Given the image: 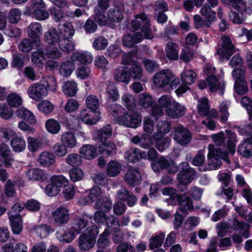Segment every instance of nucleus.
Returning a JSON list of instances; mask_svg holds the SVG:
<instances>
[{"label": "nucleus", "mask_w": 252, "mask_h": 252, "mask_svg": "<svg viewBox=\"0 0 252 252\" xmlns=\"http://www.w3.org/2000/svg\"><path fill=\"white\" fill-rule=\"evenodd\" d=\"M11 146L16 152H22L26 147V142L21 137H15L11 140Z\"/></svg>", "instance_id": "obj_51"}, {"label": "nucleus", "mask_w": 252, "mask_h": 252, "mask_svg": "<svg viewBox=\"0 0 252 252\" xmlns=\"http://www.w3.org/2000/svg\"><path fill=\"white\" fill-rule=\"evenodd\" d=\"M42 146V142L39 139L30 137L28 139V147L32 152H35Z\"/></svg>", "instance_id": "obj_54"}, {"label": "nucleus", "mask_w": 252, "mask_h": 252, "mask_svg": "<svg viewBox=\"0 0 252 252\" xmlns=\"http://www.w3.org/2000/svg\"><path fill=\"white\" fill-rule=\"evenodd\" d=\"M174 139L181 145L188 144L191 139V135L188 129L179 126L174 129Z\"/></svg>", "instance_id": "obj_9"}, {"label": "nucleus", "mask_w": 252, "mask_h": 252, "mask_svg": "<svg viewBox=\"0 0 252 252\" xmlns=\"http://www.w3.org/2000/svg\"><path fill=\"white\" fill-rule=\"evenodd\" d=\"M86 105L92 111H95L99 106V101L94 95H89L86 99Z\"/></svg>", "instance_id": "obj_55"}, {"label": "nucleus", "mask_w": 252, "mask_h": 252, "mask_svg": "<svg viewBox=\"0 0 252 252\" xmlns=\"http://www.w3.org/2000/svg\"><path fill=\"white\" fill-rule=\"evenodd\" d=\"M169 160L164 157H161L155 160L152 164V168L155 172H159L166 169L168 165Z\"/></svg>", "instance_id": "obj_43"}, {"label": "nucleus", "mask_w": 252, "mask_h": 252, "mask_svg": "<svg viewBox=\"0 0 252 252\" xmlns=\"http://www.w3.org/2000/svg\"><path fill=\"white\" fill-rule=\"evenodd\" d=\"M200 13L205 20V26L209 28L211 24L216 20V12L212 10L208 4H205L200 9Z\"/></svg>", "instance_id": "obj_16"}, {"label": "nucleus", "mask_w": 252, "mask_h": 252, "mask_svg": "<svg viewBox=\"0 0 252 252\" xmlns=\"http://www.w3.org/2000/svg\"><path fill=\"white\" fill-rule=\"evenodd\" d=\"M95 208L98 210L108 212L112 207V202L107 196H103L96 201Z\"/></svg>", "instance_id": "obj_29"}, {"label": "nucleus", "mask_w": 252, "mask_h": 252, "mask_svg": "<svg viewBox=\"0 0 252 252\" xmlns=\"http://www.w3.org/2000/svg\"><path fill=\"white\" fill-rule=\"evenodd\" d=\"M108 19L112 21L118 22L123 18L122 11L118 8H111L107 12Z\"/></svg>", "instance_id": "obj_46"}, {"label": "nucleus", "mask_w": 252, "mask_h": 252, "mask_svg": "<svg viewBox=\"0 0 252 252\" xmlns=\"http://www.w3.org/2000/svg\"><path fill=\"white\" fill-rule=\"evenodd\" d=\"M27 32L28 36L34 41L35 43V41L39 40V38L42 33V27L38 22H33L28 27Z\"/></svg>", "instance_id": "obj_18"}, {"label": "nucleus", "mask_w": 252, "mask_h": 252, "mask_svg": "<svg viewBox=\"0 0 252 252\" xmlns=\"http://www.w3.org/2000/svg\"><path fill=\"white\" fill-rule=\"evenodd\" d=\"M177 201L180 206L179 210L183 214H186L188 210H192L193 202L191 199L188 196L187 192L183 194H176Z\"/></svg>", "instance_id": "obj_13"}, {"label": "nucleus", "mask_w": 252, "mask_h": 252, "mask_svg": "<svg viewBox=\"0 0 252 252\" xmlns=\"http://www.w3.org/2000/svg\"><path fill=\"white\" fill-rule=\"evenodd\" d=\"M34 44L36 47V50L32 54V61L33 64L40 67L43 66V61L47 55V49L41 45L40 40H36Z\"/></svg>", "instance_id": "obj_6"}, {"label": "nucleus", "mask_w": 252, "mask_h": 252, "mask_svg": "<svg viewBox=\"0 0 252 252\" xmlns=\"http://www.w3.org/2000/svg\"><path fill=\"white\" fill-rule=\"evenodd\" d=\"M206 74L208 75L207 81L211 92H215L219 91L220 94H223L224 88L223 83H221L219 82L216 76L210 75V73L207 72Z\"/></svg>", "instance_id": "obj_19"}, {"label": "nucleus", "mask_w": 252, "mask_h": 252, "mask_svg": "<svg viewBox=\"0 0 252 252\" xmlns=\"http://www.w3.org/2000/svg\"><path fill=\"white\" fill-rule=\"evenodd\" d=\"M132 28L134 30L141 28L146 39H152L153 37L152 32L150 28V21L144 13L137 15L131 22Z\"/></svg>", "instance_id": "obj_3"}, {"label": "nucleus", "mask_w": 252, "mask_h": 252, "mask_svg": "<svg viewBox=\"0 0 252 252\" xmlns=\"http://www.w3.org/2000/svg\"><path fill=\"white\" fill-rule=\"evenodd\" d=\"M164 238L165 234L162 232L151 237L149 244V249L153 250L155 249L159 248L162 245Z\"/></svg>", "instance_id": "obj_40"}, {"label": "nucleus", "mask_w": 252, "mask_h": 252, "mask_svg": "<svg viewBox=\"0 0 252 252\" xmlns=\"http://www.w3.org/2000/svg\"><path fill=\"white\" fill-rule=\"evenodd\" d=\"M63 93L67 96H73L77 91L76 83L73 81L65 82L62 86Z\"/></svg>", "instance_id": "obj_36"}, {"label": "nucleus", "mask_w": 252, "mask_h": 252, "mask_svg": "<svg viewBox=\"0 0 252 252\" xmlns=\"http://www.w3.org/2000/svg\"><path fill=\"white\" fill-rule=\"evenodd\" d=\"M221 47L218 49L217 53L228 60L235 52L234 46L228 36L224 35L221 37Z\"/></svg>", "instance_id": "obj_8"}, {"label": "nucleus", "mask_w": 252, "mask_h": 252, "mask_svg": "<svg viewBox=\"0 0 252 252\" xmlns=\"http://www.w3.org/2000/svg\"><path fill=\"white\" fill-rule=\"evenodd\" d=\"M37 108L42 113L47 114L53 111L54 106L50 101L44 100L38 104Z\"/></svg>", "instance_id": "obj_63"}, {"label": "nucleus", "mask_w": 252, "mask_h": 252, "mask_svg": "<svg viewBox=\"0 0 252 252\" xmlns=\"http://www.w3.org/2000/svg\"><path fill=\"white\" fill-rule=\"evenodd\" d=\"M173 77V73L171 70L163 69L154 75L153 82L157 87L164 88L169 85Z\"/></svg>", "instance_id": "obj_7"}, {"label": "nucleus", "mask_w": 252, "mask_h": 252, "mask_svg": "<svg viewBox=\"0 0 252 252\" xmlns=\"http://www.w3.org/2000/svg\"><path fill=\"white\" fill-rule=\"evenodd\" d=\"M54 223L58 226L64 225L67 223L69 220V210L64 207L60 206L51 213Z\"/></svg>", "instance_id": "obj_4"}, {"label": "nucleus", "mask_w": 252, "mask_h": 252, "mask_svg": "<svg viewBox=\"0 0 252 252\" xmlns=\"http://www.w3.org/2000/svg\"><path fill=\"white\" fill-rule=\"evenodd\" d=\"M34 41L30 38H24L19 43L18 45V49L23 53L30 52L33 47Z\"/></svg>", "instance_id": "obj_45"}, {"label": "nucleus", "mask_w": 252, "mask_h": 252, "mask_svg": "<svg viewBox=\"0 0 252 252\" xmlns=\"http://www.w3.org/2000/svg\"><path fill=\"white\" fill-rule=\"evenodd\" d=\"M12 231L14 234H19L23 228L22 218L20 215H12L9 217Z\"/></svg>", "instance_id": "obj_34"}, {"label": "nucleus", "mask_w": 252, "mask_h": 252, "mask_svg": "<svg viewBox=\"0 0 252 252\" xmlns=\"http://www.w3.org/2000/svg\"><path fill=\"white\" fill-rule=\"evenodd\" d=\"M29 96L35 100H38L48 94L47 89L44 84L34 83L28 89Z\"/></svg>", "instance_id": "obj_11"}, {"label": "nucleus", "mask_w": 252, "mask_h": 252, "mask_svg": "<svg viewBox=\"0 0 252 252\" xmlns=\"http://www.w3.org/2000/svg\"><path fill=\"white\" fill-rule=\"evenodd\" d=\"M179 46L177 44L173 42H168L165 49L167 58L169 60H178L179 59Z\"/></svg>", "instance_id": "obj_24"}, {"label": "nucleus", "mask_w": 252, "mask_h": 252, "mask_svg": "<svg viewBox=\"0 0 252 252\" xmlns=\"http://www.w3.org/2000/svg\"><path fill=\"white\" fill-rule=\"evenodd\" d=\"M95 239L88 237L87 234H81L78 239V245L81 252L88 251L95 245Z\"/></svg>", "instance_id": "obj_14"}, {"label": "nucleus", "mask_w": 252, "mask_h": 252, "mask_svg": "<svg viewBox=\"0 0 252 252\" xmlns=\"http://www.w3.org/2000/svg\"><path fill=\"white\" fill-rule=\"evenodd\" d=\"M27 176L30 180L38 181L44 179L45 177V172L39 168H33L27 172Z\"/></svg>", "instance_id": "obj_38"}, {"label": "nucleus", "mask_w": 252, "mask_h": 252, "mask_svg": "<svg viewBox=\"0 0 252 252\" xmlns=\"http://www.w3.org/2000/svg\"><path fill=\"white\" fill-rule=\"evenodd\" d=\"M122 169L121 164L117 161L111 160L108 162L106 167V172L110 177L118 176Z\"/></svg>", "instance_id": "obj_33"}, {"label": "nucleus", "mask_w": 252, "mask_h": 252, "mask_svg": "<svg viewBox=\"0 0 252 252\" xmlns=\"http://www.w3.org/2000/svg\"><path fill=\"white\" fill-rule=\"evenodd\" d=\"M105 11L94 10V19L99 26H104L107 24V17Z\"/></svg>", "instance_id": "obj_62"}, {"label": "nucleus", "mask_w": 252, "mask_h": 252, "mask_svg": "<svg viewBox=\"0 0 252 252\" xmlns=\"http://www.w3.org/2000/svg\"><path fill=\"white\" fill-rule=\"evenodd\" d=\"M16 115L31 124H35L36 123V119L33 114L25 108H20L16 110Z\"/></svg>", "instance_id": "obj_26"}, {"label": "nucleus", "mask_w": 252, "mask_h": 252, "mask_svg": "<svg viewBox=\"0 0 252 252\" xmlns=\"http://www.w3.org/2000/svg\"><path fill=\"white\" fill-rule=\"evenodd\" d=\"M14 115L13 110L6 103H0V117L5 120L10 119Z\"/></svg>", "instance_id": "obj_52"}, {"label": "nucleus", "mask_w": 252, "mask_h": 252, "mask_svg": "<svg viewBox=\"0 0 252 252\" xmlns=\"http://www.w3.org/2000/svg\"><path fill=\"white\" fill-rule=\"evenodd\" d=\"M114 77L118 82L128 84L130 80V74L125 67L119 66L114 70Z\"/></svg>", "instance_id": "obj_22"}, {"label": "nucleus", "mask_w": 252, "mask_h": 252, "mask_svg": "<svg viewBox=\"0 0 252 252\" xmlns=\"http://www.w3.org/2000/svg\"><path fill=\"white\" fill-rule=\"evenodd\" d=\"M7 100L8 104L13 107H18L22 103L21 97L15 93L10 94L7 96Z\"/></svg>", "instance_id": "obj_56"}, {"label": "nucleus", "mask_w": 252, "mask_h": 252, "mask_svg": "<svg viewBox=\"0 0 252 252\" xmlns=\"http://www.w3.org/2000/svg\"><path fill=\"white\" fill-rule=\"evenodd\" d=\"M112 134V128L110 124H107L97 131L96 138L103 142L110 138Z\"/></svg>", "instance_id": "obj_30"}, {"label": "nucleus", "mask_w": 252, "mask_h": 252, "mask_svg": "<svg viewBox=\"0 0 252 252\" xmlns=\"http://www.w3.org/2000/svg\"><path fill=\"white\" fill-rule=\"evenodd\" d=\"M130 78H133L135 80H140L143 77V69L141 65L138 63H132L129 69Z\"/></svg>", "instance_id": "obj_39"}, {"label": "nucleus", "mask_w": 252, "mask_h": 252, "mask_svg": "<svg viewBox=\"0 0 252 252\" xmlns=\"http://www.w3.org/2000/svg\"><path fill=\"white\" fill-rule=\"evenodd\" d=\"M62 38V32L55 28L49 29L44 34V39L47 43L52 45L57 43L60 49L63 51V49L60 45V42L63 39Z\"/></svg>", "instance_id": "obj_12"}, {"label": "nucleus", "mask_w": 252, "mask_h": 252, "mask_svg": "<svg viewBox=\"0 0 252 252\" xmlns=\"http://www.w3.org/2000/svg\"><path fill=\"white\" fill-rule=\"evenodd\" d=\"M83 158L87 159L94 158L97 156L96 149L91 145H86L82 146L79 151Z\"/></svg>", "instance_id": "obj_32"}, {"label": "nucleus", "mask_w": 252, "mask_h": 252, "mask_svg": "<svg viewBox=\"0 0 252 252\" xmlns=\"http://www.w3.org/2000/svg\"><path fill=\"white\" fill-rule=\"evenodd\" d=\"M199 113L203 116H207L209 113V107L208 100L206 98H201L198 104Z\"/></svg>", "instance_id": "obj_60"}, {"label": "nucleus", "mask_w": 252, "mask_h": 252, "mask_svg": "<svg viewBox=\"0 0 252 252\" xmlns=\"http://www.w3.org/2000/svg\"><path fill=\"white\" fill-rule=\"evenodd\" d=\"M75 68L74 61L71 60L63 63L60 66L59 71L62 76L67 77L71 74Z\"/></svg>", "instance_id": "obj_35"}, {"label": "nucleus", "mask_w": 252, "mask_h": 252, "mask_svg": "<svg viewBox=\"0 0 252 252\" xmlns=\"http://www.w3.org/2000/svg\"><path fill=\"white\" fill-rule=\"evenodd\" d=\"M158 134L155 133L154 134V137L157 139L156 141V147L160 152L163 151L167 148L170 144V140L167 138H161Z\"/></svg>", "instance_id": "obj_48"}, {"label": "nucleus", "mask_w": 252, "mask_h": 252, "mask_svg": "<svg viewBox=\"0 0 252 252\" xmlns=\"http://www.w3.org/2000/svg\"><path fill=\"white\" fill-rule=\"evenodd\" d=\"M208 149L207 169L212 170L219 168L221 165V162L219 158L222 159L228 164L230 163L226 152L223 151L220 148H215L213 145H210Z\"/></svg>", "instance_id": "obj_1"}, {"label": "nucleus", "mask_w": 252, "mask_h": 252, "mask_svg": "<svg viewBox=\"0 0 252 252\" xmlns=\"http://www.w3.org/2000/svg\"><path fill=\"white\" fill-rule=\"evenodd\" d=\"M45 127L46 130L52 134H57L61 129L60 123L54 119H49L46 122Z\"/></svg>", "instance_id": "obj_47"}, {"label": "nucleus", "mask_w": 252, "mask_h": 252, "mask_svg": "<svg viewBox=\"0 0 252 252\" xmlns=\"http://www.w3.org/2000/svg\"><path fill=\"white\" fill-rule=\"evenodd\" d=\"M87 216L81 217H75L73 219L71 223V229L79 233L83 229L88 225V220Z\"/></svg>", "instance_id": "obj_23"}, {"label": "nucleus", "mask_w": 252, "mask_h": 252, "mask_svg": "<svg viewBox=\"0 0 252 252\" xmlns=\"http://www.w3.org/2000/svg\"><path fill=\"white\" fill-rule=\"evenodd\" d=\"M52 150L55 154L61 157L65 156L68 153L67 147L62 142L54 145Z\"/></svg>", "instance_id": "obj_59"}, {"label": "nucleus", "mask_w": 252, "mask_h": 252, "mask_svg": "<svg viewBox=\"0 0 252 252\" xmlns=\"http://www.w3.org/2000/svg\"><path fill=\"white\" fill-rule=\"evenodd\" d=\"M139 150L130 148L125 153V158L129 162H135L139 160Z\"/></svg>", "instance_id": "obj_49"}, {"label": "nucleus", "mask_w": 252, "mask_h": 252, "mask_svg": "<svg viewBox=\"0 0 252 252\" xmlns=\"http://www.w3.org/2000/svg\"><path fill=\"white\" fill-rule=\"evenodd\" d=\"M58 30L62 32V40L60 45L63 49V51L69 52L74 49V44L69 39L75 33V30L71 23L65 22L63 24H60L58 26Z\"/></svg>", "instance_id": "obj_2"}, {"label": "nucleus", "mask_w": 252, "mask_h": 252, "mask_svg": "<svg viewBox=\"0 0 252 252\" xmlns=\"http://www.w3.org/2000/svg\"><path fill=\"white\" fill-rule=\"evenodd\" d=\"M225 132V138L227 139L226 143L228 150L231 154L233 155L235 152L236 135L230 130H226Z\"/></svg>", "instance_id": "obj_31"}, {"label": "nucleus", "mask_w": 252, "mask_h": 252, "mask_svg": "<svg viewBox=\"0 0 252 252\" xmlns=\"http://www.w3.org/2000/svg\"><path fill=\"white\" fill-rule=\"evenodd\" d=\"M225 4L232 6L237 12L250 13V10L246 7V3L242 0H221Z\"/></svg>", "instance_id": "obj_28"}, {"label": "nucleus", "mask_w": 252, "mask_h": 252, "mask_svg": "<svg viewBox=\"0 0 252 252\" xmlns=\"http://www.w3.org/2000/svg\"><path fill=\"white\" fill-rule=\"evenodd\" d=\"M71 59L72 61H78L82 63H89L93 61V57L87 53L76 52L72 54Z\"/></svg>", "instance_id": "obj_41"}, {"label": "nucleus", "mask_w": 252, "mask_h": 252, "mask_svg": "<svg viewBox=\"0 0 252 252\" xmlns=\"http://www.w3.org/2000/svg\"><path fill=\"white\" fill-rule=\"evenodd\" d=\"M102 144L104 147L102 150L107 156H113L116 153L117 147L114 143L106 141L102 142Z\"/></svg>", "instance_id": "obj_58"}, {"label": "nucleus", "mask_w": 252, "mask_h": 252, "mask_svg": "<svg viewBox=\"0 0 252 252\" xmlns=\"http://www.w3.org/2000/svg\"><path fill=\"white\" fill-rule=\"evenodd\" d=\"M21 13L18 9L14 8L10 10L8 15V20L9 23L15 24L20 20Z\"/></svg>", "instance_id": "obj_61"}, {"label": "nucleus", "mask_w": 252, "mask_h": 252, "mask_svg": "<svg viewBox=\"0 0 252 252\" xmlns=\"http://www.w3.org/2000/svg\"><path fill=\"white\" fill-rule=\"evenodd\" d=\"M196 77V73L192 70H186L181 75L182 81L187 85L192 84L195 81Z\"/></svg>", "instance_id": "obj_53"}, {"label": "nucleus", "mask_w": 252, "mask_h": 252, "mask_svg": "<svg viewBox=\"0 0 252 252\" xmlns=\"http://www.w3.org/2000/svg\"><path fill=\"white\" fill-rule=\"evenodd\" d=\"M82 158L81 156L76 153L69 154L66 158V162L73 167L78 166L81 164Z\"/></svg>", "instance_id": "obj_50"}, {"label": "nucleus", "mask_w": 252, "mask_h": 252, "mask_svg": "<svg viewBox=\"0 0 252 252\" xmlns=\"http://www.w3.org/2000/svg\"><path fill=\"white\" fill-rule=\"evenodd\" d=\"M194 52L189 47H185L182 50L180 58L183 62L188 63L193 59Z\"/></svg>", "instance_id": "obj_64"}, {"label": "nucleus", "mask_w": 252, "mask_h": 252, "mask_svg": "<svg viewBox=\"0 0 252 252\" xmlns=\"http://www.w3.org/2000/svg\"><path fill=\"white\" fill-rule=\"evenodd\" d=\"M108 229L114 232H118L120 224L118 219L113 215L107 216L104 222Z\"/></svg>", "instance_id": "obj_37"}, {"label": "nucleus", "mask_w": 252, "mask_h": 252, "mask_svg": "<svg viewBox=\"0 0 252 252\" xmlns=\"http://www.w3.org/2000/svg\"><path fill=\"white\" fill-rule=\"evenodd\" d=\"M141 118L140 113L136 111H130L122 117L120 123L127 127L136 128L141 125Z\"/></svg>", "instance_id": "obj_5"}, {"label": "nucleus", "mask_w": 252, "mask_h": 252, "mask_svg": "<svg viewBox=\"0 0 252 252\" xmlns=\"http://www.w3.org/2000/svg\"><path fill=\"white\" fill-rule=\"evenodd\" d=\"M237 151L243 157H252V136L245 139L238 146Z\"/></svg>", "instance_id": "obj_17"}, {"label": "nucleus", "mask_w": 252, "mask_h": 252, "mask_svg": "<svg viewBox=\"0 0 252 252\" xmlns=\"http://www.w3.org/2000/svg\"><path fill=\"white\" fill-rule=\"evenodd\" d=\"M195 175V170L192 168L182 169L177 174V178L179 183L183 184H189L194 179Z\"/></svg>", "instance_id": "obj_15"}, {"label": "nucleus", "mask_w": 252, "mask_h": 252, "mask_svg": "<svg viewBox=\"0 0 252 252\" xmlns=\"http://www.w3.org/2000/svg\"><path fill=\"white\" fill-rule=\"evenodd\" d=\"M158 132L160 136H162L163 134L167 133L170 130V124L166 121H159L157 125Z\"/></svg>", "instance_id": "obj_57"}, {"label": "nucleus", "mask_w": 252, "mask_h": 252, "mask_svg": "<svg viewBox=\"0 0 252 252\" xmlns=\"http://www.w3.org/2000/svg\"><path fill=\"white\" fill-rule=\"evenodd\" d=\"M94 111H88L87 110H83L80 114V119L86 124L89 125L95 124L100 119V113L97 112V118H94V115H96V114Z\"/></svg>", "instance_id": "obj_27"}, {"label": "nucleus", "mask_w": 252, "mask_h": 252, "mask_svg": "<svg viewBox=\"0 0 252 252\" xmlns=\"http://www.w3.org/2000/svg\"><path fill=\"white\" fill-rule=\"evenodd\" d=\"M61 141L68 148L75 147L77 143L74 133L69 131H65L62 134Z\"/></svg>", "instance_id": "obj_25"}, {"label": "nucleus", "mask_w": 252, "mask_h": 252, "mask_svg": "<svg viewBox=\"0 0 252 252\" xmlns=\"http://www.w3.org/2000/svg\"><path fill=\"white\" fill-rule=\"evenodd\" d=\"M124 180L131 187L140 185L142 181V176L138 168H132L127 170L124 176Z\"/></svg>", "instance_id": "obj_10"}, {"label": "nucleus", "mask_w": 252, "mask_h": 252, "mask_svg": "<svg viewBox=\"0 0 252 252\" xmlns=\"http://www.w3.org/2000/svg\"><path fill=\"white\" fill-rule=\"evenodd\" d=\"M166 113L172 118H179L185 114L186 108L180 103L174 101L166 109Z\"/></svg>", "instance_id": "obj_20"}, {"label": "nucleus", "mask_w": 252, "mask_h": 252, "mask_svg": "<svg viewBox=\"0 0 252 252\" xmlns=\"http://www.w3.org/2000/svg\"><path fill=\"white\" fill-rule=\"evenodd\" d=\"M154 102L151 96L146 93L141 94L138 96V104L143 108L152 107Z\"/></svg>", "instance_id": "obj_42"}, {"label": "nucleus", "mask_w": 252, "mask_h": 252, "mask_svg": "<svg viewBox=\"0 0 252 252\" xmlns=\"http://www.w3.org/2000/svg\"><path fill=\"white\" fill-rule=\"evenodd\" d=\"M55 161L54 155L47 152H43L39 157V162L44 166L52 165Z\"/></svg>", "instance_id": "obj_44"}, {"label": "nucleus", "mask_w": 252, "mask_h": 252, "mask_svg": "<svg viewBox=\"0 0 252 252\" xmlns=\"http://www.w3.org/2000/svg\"><path fill=\"white\" fill-rule=\"evenodd\" d=\"M143 39V34L138 32L133 35L126 34L123 37L122 43L124 46L130 48L135 44L141 42Z\"/></svg>", "instance_id": "obj_21"}]
</instances>
